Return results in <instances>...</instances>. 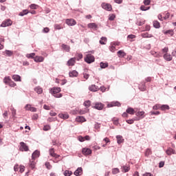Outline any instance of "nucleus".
<instances>
[{
  "label": "nucleus",
  "instance_id": "41",
  "mask_svg": "<svg viewBox=\"0 0 176 176\" xmlns=\"http://www.w3.org/2000/svg\"><path fill=\"white\" fill-rule=\"evenodd\" d=\"M112 122H113V124H116V126H118V124H119V119L116 118H113Z\"/></svg>",
  "mask_w": 176,
  "mask_h": 176
},
{
  "label": "nucleus",
  "instance_id": "30",
  "mask_svg": "<svg viewBox=\"0 0 176 176\" xmlns=\"http://www.w3.org/2000/svg\"><path fill=\"white\" fill-rule=\"evenodd\" d=\"M107 37L102 36V37H101L99 43H100V45H106L105 42H107Z\"/></svg>",
  "mask_w": 176,
  "mask_h": 176
},
{
  "label": "nucleus",
  "instance_id": "48",
  "mask_svg": "<svg viewBox=\"0 0 176 176\" xmlns=\"http://www.w3.org/2000/svg\"><path fill=\"white\" fill-rule=\"evenodd\" d=\"M119 173V168H114L112 169V174H118Z\"/></svg>",
  "mask_w": 176,
  "mask_h": 176
},
{
  "label": "nucleus",
  "instance_id": "57",
  "mask_svg": "<svg viewBox=\"0 0 176 176\" xmlns=\"http://www.w3.org/2000/svg\"><path fill=\"white\" fill-rule=\"evenodd\" d=\"M151 115H155V116H157V115H160V111H151Z\"/></svg>",
  "mask_w": 176,
  "mask_h": 176
},
{
  "label": "nucleus",
  "instance_id": "44",
  "mask_svg": "<svg viewBox=\"0 0 176 176\" xmlns=\"http://www.w3.org/2000/svg\"><path fill=\"white\" fill-rule=\"evenodd\" d=\"M63 174L65 176H71V175L72 174V171L65 170Z\"/></svg>",
  "mask_w": 176,
  "mask_h": 176
},
{
  "label": "nucleus",
  "instance_id": "12",
  "mask_svg": "<svg viewBox=\"0 0 176 176\" xmlns=\"http://www.w3.org/2000/svg\"><path fill=\"white\" fill-rule=\"evenodd\" d=\"M116 138L117 140V143L119 144H122V142H124V139H123V136L120 135H116Z\"/></svg>",
  "mask_w": 176,
  "mask_h": 176
},
{
  "label": "nucleus",
  "instance_id": "16",
  "mask_svg": "<svg viewBox=\"0 0 176 176\" xmlns=\"http://www.w3.org/2000/svg\"><path fill=\"white\" fill-rule=\"evenodd\" d=\"M75 60H76V58H70V59L67 61V65H69V67H72V66L75 65Z\"/></svg>",
  "mask_w": 176,
  "mask_h": 176
},
{
  "label": "nucleus",
  "instance_id": "49",
  "mask_svg": "<svg viewBox=\"0 0 176 176\" xmlns=\"http://www.w3.org/2000/svg\"><path fill=\"white\" fill-rule=\"evenodd\" d=\"M45 166L47 170H51L52 165L50 164V162H45Z\"/></svg>",
  "mask_w": 176,
  "mask_h": 176
},
{
  "label": "nucleus",
  "instance_id": "19",
  "mask_svg": "<svg viewBox=\"0 0 176 176\" xmlns=\"http://www.w3.org/2000/svg\"><path fill=\"white\" fill-rule=\"evenodd\" d=\"M61 47L65 50V52H69V50H71V47L66 44H62Z\"/></svg>",
  "mask_w": 176,
  "mask_h": 176
},
{
  "label": "nucleus",
  "instance_id": "64",
  "mask_svg": "<svg viewBox=\"0 0 176 176\" xmlns=\"http://www.w3.org/2000/svg\"><path fill=\"white\" fill-rule=\"evenodd\" d=\"M142 176H153L151 173H146Z\"/></svg>",
  "mask_w": 176,
  "mask_h": 176
},
{
  "label": "nucleus",
  "instance_id": "10",
  "mask_svg": "<svg viewBox=\"0 0 176 176\" xmlns=\"http://www.w3.org/2000/svg\"><path fill=\"white\" fill-rule=\"evenodd\" d=\"M82 155H91V149L89 148H84L82 150Z\"/></svg>",
  "mask_w": 176,
  "mask_h": 176
},
{
  "label": "nucleus",
  "instance_id": "4",
  "mask_svg": "<svg viewBox=\"0 0 176 176\" xmlns=\"http://www.w3.org/2000/svg\"><path fill=\"white\" fill-rule=\"evenodd\" d=\"M65 23L66 24H67V25H69L70 27H74V25H76V21H75V19H67L65 20Z\"/></svg>",
  "mask_w": 176,
  "mask_h": 176
},
{
  "label": "nucleus",
  "instance_id": "56",
  "mask_svg": "<svg viewBox=\"0 0 176 176\" xmlns=\"http://www.w3.org/2000/svg\"><path fill=\"white\" fill-rule=\"evenodd\" d=\"M142 86V87H140L139 89L142 91H144L145 89H146V87L145 86V83H144Z\"/></svg>",
  "mask_w": 176,
  "mask_h": 176
},
{
  "label": "nucleus",
  "instance_id": "29",
  "mask_svg": "<svg viewBox=\"0 0 176 176\" xmlns=\"http://www.w3.org/2000/svg\"><path fill=\"white\" fill-rule=\"evenodd\" d=\"M141 36H142V38H153V35L149 34V33H148V32L142 33L141 34Z\"/></svg>",
  "mask_w": 176,
  "mask_h": 176
},
{
  "label": "nucleus",
  "instance_id": "25",
  "mask_svg": "<svg viewBox=\"0 0 176 176\" xmlns=\"http://www.w3.org/2000/svg\"><path fill=\"white\" fill-rule=\"evenodd\" d=\"M126 113H129V115H134L135 111L134 109L131 107H128L127 109L126 110Z\"/></svg>",
  "mask_w": 176,
  "mask_h": 176
},
{
  "label": "nucleus",
  "instance_id": "38",
  "mask_svg": "<svg viewBox=\"0 0 176 176\" xmlns=\"http://www.w3.org/2000/svg\"><path fill=\"white\" fill-rule=\"evenodd\" d=\"M160 27V23L157 21H153V28H159Z\"/></svg>",
  "mask_w": 176,
  "mask_h": 176
},
{
  "label": "nucleus",
  "instance_id": "55",
  "mask_svg": "<svg viewBox=\"0 0 176 176\" xmlns=\"http://www.w3.org/2000/svg\"><path fill=\"white\" fill-rule=\"evenodd\" d=\"M135 38V35L134 34H129L127 36L128 39H134Z\"/></svg>",
  "mask_w": 176,
  "mask_h": 176
},
{
  "label": "nucleus",
  "instance_id": "51",
  "mask_svg": "<svg viewBox=\"0 0 176 176\" xmlns=\"http://www.w3.org/2000/svg\"><path fill=\"white\" fill-rule=\"evenodd\" d=\"M44 131H49L50 130V125H45L43 126Z\"/></svg>",
  "mask_w": 176,
  "mask_h": 176
},
{
  "label": "nucleus",
  "instance_id": "63",
  "mask_svg": "<svg viewBox=\"0 0 176 176\" xmlns=\"http://www.w3.org/2000/svg\"><path fill=\"white\" fill-rule=\"evenodd\" d=\"M30 112H36V108L32 107L30 109Z\"/></svg>",
  "mask_w": 176,
  "mask_h": 176
},
{
  "label": "nucleus",
  "instance_id": "20",
  "mask_svg": "<svg viewBox=\"0 0 176 176\" xmlns=\"http://www.w3.org/2000/svg\"><path fill=\"white\" fill-rule=\"evenodd\" d=\"M164 58L166 61H171V60H173V56H171L170 54H168V53H166L164 55Z\"/></svg>",
  "mask_w": 176,
  "mask_h": 176
},
{
  "label": "nucleus",
  "instance_id": "52",
  "mask_svg": "<svg viewBox=\"0 0 176 176\" xmlns=\"http://www.w3.org/2000/svg\"><path fill=\"white\" fill-rule=\"evenodd\" d=\"M135 120H134V119L126 120V123H128V124H133L134 123Z\"/></svg>",
  "mask_w": 176,
  "mask_h": 176
},
{
  "label": "nucleus",
  "instance_id": "1",
  "mask_svg": "<svg viewBox=\"0 0 176 176\" xmlns=\"http://www.w3.org/2000/svg\"><path fill=\"white\" fill-rule=\"evenodd\" d=\"M60 91H61V88L58 87H54L52 89H50V93L54 96V97H55V98H61V97H63V94H58L60 93Z\"/></svg>",
  "mask_w": 176,
  "mask_h": 176
},
{
  "label": "nucleus",
  "instance_id": "61",
  "mask_svg": "<svg viewBox=\"0 0 176 176\" xmlns=\"http://www.w3.org/2000/svg\"><path fill=\"white\" fill-rule=\"evenodd\" d=\"M54 28L56 30H61V25H58V24H55L54 25Z\"/></svg>",
  "mask_w": 176,
  "mask_h": 176
},
{
  "label": "nucleus",
  "instance_id": "14",
  "mask_svg": "<svg viewBox=\"0 0 176 176\" xmlns=\"http://www.w3.org/2000/svg\"><path fill=\"white\" fill-rule=\"evenodd\" d=\"M40 153L39 151L36 150L32 155V160H35L36 158L39 157Z\"/></svg>",
  "mask_w": 176,
  "mask_h": 176
},
{
  "label": "nucleus",
  "instance_id": "32",
  "mask_svg": "<svg viewBox=\"0 0 176 176\" xmlns=\"http://www.w3.org/2000/svg\"><path fill=\"white\" fill-rule=\"evenodd\" d=\"M90 91H97L98 90V87L96 85H91L89 87Z\"/></svg>",
  "mask_w": 176,
  "mask_h": 176
},
{
  "label": "nucleus",
  "instance_id": "24",
  "mask_svg": "<svg viewBox=\"0 0 176 176\" xmlns=\"http://www.w3.org/2000/svg\"><path fill=\"white\" fill-rule=\"evenodd\" d=\"M122 173H129L130 171V166H123L121 167Z\"/></svg>",
  "mask_w": 176,
  "mask_h": 176
},
{
  "label": "nucleus",
  "instance_id": "18",
  "mask_svg": "<svg viewBox=\"0 0 176 176\" xmlns=\"http://www.w3.org/2000/svg\"><path fill=\"white\" fill-rule=\"evenodd\" d=\"M166 153L168 155V156H171V155H174V153H175V151H174V149L172 148H168L166 150Z\"/></svg>",
  "mask_w": 176,
  "mask_h": 176
},
{
  "label": "nucleus",
  "instance_id": "31",
  "mask_svg": "<svg viewBox=\"0 0 176 176\" xmlns=\"http://www.w3.org/2000/svg\"><path fill=\"white\" fill-rule=\"evenodd\" d=\"M5 54L8 57H12L13 55V51L6 50Z\"/></svg>",
  "mask_w": 176,
  "mask_h": 176
},
{
  "label": "nucleus",
  "instance_id": "62",
  "mask_svg": "<svg viewBox=\"0 0 176 176\" xmlns=\"http://www.w3.org/2000/svg\"><path fill=\"white\" fill-rule=\"evenodd\" d=\"M115 49H116V48L115 46H113V45H111V46L109 47V50H110V52H112V53H113V52H115Z\"/></svg>",
  "mask_w": 176,
  "mask_h": 176
},
{
  "label": "nucleus",
  "instance_id": "13",
  "mask_svg": "<svg viewBox=\"0 0 176 176\" xmlns=\"http://www.w3.org/2000/svg\"><path fill=\"white\" fill-rule=\"evenodd\" d=\"M50 156H52V157H55L56 159H58V157H60V155L54 153V148L50 149Z\"/></svg>",
  "mask_w": 176,
  "mask_h": 176
},
{
  "label": "nucleus",
  "instance_id": "40",
  "mask_svg": "<svg viewBox=\"0 0 176 176\" xmlns=\"http://www.w3.org/2000/svg\"><path fill=\"white\" fill-rule=\"evenodd\" d=\"M116 17V16L114 14H109V21H113V20H115Z\"/></svg>",
  "mask_w": 176,
  "mask_h": 176
},
{
  "label": "nucleus",
  "instance_id": "11",
  "mask_svg": "<svg viewBox=\"0 0 176 176\" xmlns=\"http://www.w3.org/2000/svg\"><path fill=\"white\" fill-rule=\"evenodd\" d=\"M88 28H91V30H97L98 28V25L96 24V23H91L87 25Z\"/></svg>",
  "mask_w": 176,
  "mask_h": 176
},
{
  "label": "nucleus",
  "instance_id": "21",
  "mask_svg": "<svg viewBox=\"0 0 176 176\" xmlns=\"http://www.w3.org/2000/svg\"><path fill=\"white\" fill-rule=\"evenodd\" d=\"M58 117L60 118V119H68L69 118V115H68L67 113H60L58 114Z\"/></svg>",
  "mask_w": 176,
  "mask_h": 176
},
{
  "label": "nucleus",
  "instance_id": "54",
  "mask_svg": "<svg viewBox=\"0 0 176 176\" xmlns=\"http://www.w3.org/2000/svg\"><path fill=\"white\" fill-rule=\"evenodd\" d=\"M144 4L146 6H148V5L151 4V0H144Z\"/></svg>",
  "mask_w": 176,
  "mask_h": 176
},
{
  "label": "nucleus",
  "instance_id": "22",
  "mask_svg": "<svg viewBox=\"0 0 176 176\" xmlns=\"http://www.w3.org/2000/svg\"><path fill=\"white\" fill-rule=\"evenodd\" d=\"M34 91H36L37 94H42V93H43V89L41 87H36L34 88Z\"/></svg>",
  "mask_w": 176,
  "mask_h": 176
},
{
  "label": "nucleus",
  "instance_id": "50",
  "mask_svg": "<svg viewBox=\"0 0 176 176\" xmlns=\"http://www.w3.org/2000/svg\"><path fill=\"white\" fill-rule=\"evenodd\" d=\"M144 111H138L136 113V116H144Z\"/></svg>",
  "mask_w": 176,
  "mask_h": 176
},
{
  "label": "nucleus",
  "instance_id": "47",
  "mask_svg": "<svg viewBox=\"0 0 176 176\" xmlns=\"http://www.w3.org/2000/svg\"><path fill=\"white\" fill-rule=\"evenodd\" d=\"M35 56V53H31V54H27L26 57L28 58H34V57Z\"/></svg>",
  "mask_w": 176,
  "mask_h": 176
},
{
  "label": "nucleus",
  "instance_id": "43",
  "mask_svg": "<svg viewBox=\"0 0 176 176\" xmlns=\"http://www.w3.org/2000/svg\"><path fill=\"white\" fill-rule=\"evenodd\" d=\"M149 155H152V151H151V148H147L145 152V156H149Z\"/></svg>",
  "mask_w": 176,
  "mask_h": 176
},
{
  "label": "nucleus",
  "instance_id": "59",
  "mask_svg": "<svg viewBox=\"0 0 176 176\" xmlns=\"http://www.w3.org/2000/svg\"><path fill=\"white\" fill-rule=\"evenodd\" d=\"M30 9H36L38 8V6L36 4H31L30 6Z\"/></svg>",
  "mask_w": 176,
  "mask_h": 176
},
{
  "label": "nucleus",
  "instance_id": "34",
  "mask_svg": "<svg viewBox=\"0 0 176 176\" xmlns=\"http://www.w3.org/2000/svg\"><path fill=\"white\" fill-rule=\"evenodd\" d=\"M10 80H11V79H10V77H9V76L5 77L3 78V82L6 85H9V82H10Z\"/></svg>",
  "mask_w": 176,
  "mask_h": 176
},
{
  "label": "nucleus",
  "instance_id": "26",
  "mask_svg": "<svg viewBox=\"0 0 176 176\" xmlns=\"http://www.w3.org/2000/svg\"><path fill=\"white\" fill-rule=\"evenodd\" d=\"M76 120L78 122H86V118H85L83 116H78L76 118Z\"/></svg>",
  "mask_w": 176,
  "mask_h": 176
},
{
  "label": "nucleus",
  "instance_id": "36",
  "mask_svg": "<svg viewBox=\"0 0 176 176\" xmlns=\"http://www.w3.org/2000/svg\"><path fill=\"white\" fill-rule=\"evenodd\" d=\"M164 35H167V34H169V35H170V36H173L174 35V32L173 31V30H169L167 31L164 32Z\"/></svg>",
  "mask_w": 176,
  "mask_h": 176
},
{
  "label": "nucleus",
  "instance_id": "58",
  "mask_svg": "<svg viewBox=\"0 0 176 176\" xmlns=\"http://www.w3.org/2000/svg\"><path fill=\"white\" fill-rule=\"evenodd\" d=\"M31 104H26L25 107V111H30V109H31Z\"/></svg>",
  "mask_w": 176,
  "mask_h": 176
},
{
  "label": "nucleus",
  "instance_id": "2",
  "mask_svg": "<svg viewBox=\"0 0 176 176\" xmlns=\"http://www.w3.org/2000/svg\"><path fill=\"white\" fill-rule=\"evenodd\" d=\"M93 108H94V109H97L98 111H102V109H104V104L100 102H96L93 103Z\"/></svg>",
  "mask_w": 176,
  "mask_h": 176
},
{
  "label": "nucleus",
  "instance_id": "42",
  "mask_svg": "<svg viewBox=\"0 0 176 176\" xmlns=\"http://www.w3.org/2000/svg\"><path fill=\"white\" fill-rule=\"evenodd\" d=\"M8 85H9V86H10V87H16V82L12 81V80H10V81L9 83H8Z\"/></svg>",
  "mask_w": 176,
  "mask_h": 176
},
{
  "label": "nucleus",
  "instance_id": "5",
  "mask_svg": "<svg viewBox=\"0 0 176 176\" xmlns=\"http://www.w3.org/2000/svg\"><path fill=\"white\" fill-rule=\"evenodd\" d=\"M20 151H21L22 152H28L29 148H28V146H27V144L25 143H24V142H20Z\"/></svg>",
  "mask_w": 176,
  "mask_h": 176
},
{
  "label": "nucleus",
  "instance_id": "45",
  "mask_svg": "<svg viewBox=\"0 0 176 176\" xmlns=\"http://www.w3.org/2000/svg\"><path fill=\"white\" fill-rule=\"evenodd\" d=\"M90 104H91V102H90V100H87L84 102V105L85 107H86L87 108H89V107H90Z\"/></svg>",
  "mask_w": 176,
  "mask_h": 176
},
{
  "label": "nucleus",
  "instance_id": "23",
  "mask_svg": "<svg viewBox=\"0 0 176 176\" xmlns=\"http://www.w3.org/2000/svg\"><path fill=\"white\" fill-rule=\"evenodd\" d=\"M69 76H70V78H75L78 76V72H76V70H73L72 72H70L69 73Z\"/></svg>",
  "mask_w": 176,
  "mask_h": 176
},
{
  "label": "nucleus",
  "instance_id": "60",
  "mask_svg": "<svg viewBox=\"0 0 176 176\" xmlns=\"http://www.w3.org/2000/svg\"><path fill=\"white\" fill-rule=\"evenodd\" d=\"M90 76V75L86 74V73H83V78L85 79H86V80H87V79H89V77Z\"/></svg>",
  "mask_w": 176,
  "mask_h": 176
},
{
  "label": "nucleus",
  "instance_id": "28",
  "mask_svg": "<svg viewBox=\"0 0 176 176\" xmlns=\"http://www.w3.org/2000/svg\"><path fill=\"white\" fill-rule=\"evenodd\" d=\"M28 13H30L28 10H23L22 12H19V16H21V17H23V16L28 14Z\"/></svg>",
  "mask_w": 176,
  "mask_h": 176
},
{
  "label": "nucleus",
  "instance_id": "37",
  "mask_svg": "<svg viewBox=\"0 0 176 176\" xmlns=\"http://www.w3.org/2000/svg\"><path fill=\"white\" fill-rule=\"evenodd\" d=\"M149 9H151V7H146L145 6H140V10H142V12H146V10H149Z\"/></svg>",
  "mask_w": 176,
  "mask_h": 176
},
{
  "label": "nucleus",
  "instance_id": "46",
  "mask_svg": "<svg viewBox=\"0 0 176 176\" xmlns=\"http://www.w3.org/2000/svg\"><path fill=\"white\" fill-rule=\"evenodd\" d=\"M153 109H154V111H157V109H161V105L155 104L153 107Z\"/></svg>",
  "mask_w": 176,
  "mask_h": 176
},
{
  "label": "nucleus",
  "instance_id": "27",
  "mask_svg": "<svg viewBox=\"0 0 176 176\" xmlns=\"http://www.w3.org/2000/svg\"><path fill=\"white\" fill-rule=\"evenodd\" d=\"M34 160H32H32H30V163H29V166L30 167V168H32V169L35 168V161Z\"/></svg>",
  "mask_w": 176,
  "mask_h": 176
},
{
  "label": "nucleus",
  "instance_id": "7",
  "mask_svg": "<svg viewBox=\"0 0 176 176\" xmlns=\"http://www.w3.org/2000/svg\"><path fill=\"white\" fill-rule=\"evenodd\" d=\"M10 25H12V20H10V19H8L6 21H4L1 24V27H3V28L10 27Z\"/></svg>",
  "mask_w": 176,
  "mask_h": 176
},
{
  "label": "nucleus",
  "instance_id": "3",
  "mask_svg": "<svg viewBox=\"0 0 176 176\" xmlns=\"http://www.w3.org/2000/svg\"><path fill=\"white\" fill-rule=\"evenodd\" d=\"M96 58H94V56L91 54H87L86 57L85 58V63H87V64H91V63H94Z\"/></svg>",
  "mask_w": 176,
  "mask_h": 176
},
{
  "label": "nucleus",
  "instance_id": "15",
  "mask_svg": "<svg viewBox=\"0 0 176 176\" xmlns=\"http://www.w3.org/2000/svg\"><path fill=\"white\" fill-rule=\"evenodd\" d=\"M34 60L36 63H43V61L45 60V58L43 56H36L34 58Z\"/></svg>",
  "mask_w": 176,
  "mask_h": 176
},
{
  "label": "nucleus",
  "instance_id": "6",
  "mask_svg": "<svg viewBox=\"0 0 176 176\" xmlns=\"http://www.w3.org/2000/svg\"><path fill=\"white\" fill-rule=\"evenodd\" d=\"M102 9H104L105 10H107L108 12H111V10H112V6H111V4H109V3H102Z\"/></svg>",
  "mask_w": 176,
  "mask_h": 176
},
{
  "label": "nucleus",
  "instance_id": "9",
  "mask_svg": "<svg viewBox=\"0 0 176 176\" xmlns=\"http://www.w3.org/2000/svg\"><path fill=\"white\" fill-rule=\"evenodd\" d=\"M108 108H112V107H120V102L118 101L111 102V103L108 104Z\"/></svg>",
  "mask_w": 176,
  "mask_h": 176
},
{
  "label": "nucleus",
  "instance_id": "33",
  "mask_svg": "<svg viewBox=\"0 0 176 176\" xmlns=\"http://www.w3.org/2000/svg\"><path fill=\"white\" fill-rule=\"evenodd\" d=\"M117 53L118 57H124L126 56V53L123 50H120Z\"/></svg>",
  "mask_w": 176,
  "mask_h": 176
},
{
  "label": "nucleus",
  "instance_id": "53",
  "mask_svg": "<svg viewBox=\"0 0 176 176\" xmlns=\"http://www.w3.org/2000/svg\"><path fill=\"white\" fill-rule=\"evenodd\" d=\"M50 31V29L49 28H44L43 30V32L44 34H47Z\"/></svg>",
  "mask_w": 176,
  "mask_h": 176
},
{
  "label": "nucleus",
  "instance_id": "35",
  "mask_svg": "<svg viewBox=\"0 0 176 176\" xmlns=\"http://www.w3.org/2000/svg\"><path fill=\"white\" fill-rule=\"evenodd\" d=\"M166 109L168 110L170 109V107L168 104H162L161 105V110L162 111H166Z\"/></svg>",
  "mask_w": 176,
  "mask_h": 176
},
{
  "label": "nucleus",
  "instance_id": "39",
  "mask_svg": "<svg viewBox=\"0 0 176 176\" xmlns=\"http://www.w3.org/2000/svg\"><path fill=\"white\" fill-rule=\"evenodd\" d=\"M100 68H102V69L107 68V67H108V63H103V62H101V63H100Z\"/></svg>",
  "mask_w": 176,
  "mask_h": 176
},
{
  "label": "nucleus",
  "instance_id": "8",
  "mask_svg": "<svg viewBox=\"0 0 176 176\" xmlns=\"http://www.w3.org/2000/svg\"><path fill=\"white\" fill-rule=\"evenodd\" d=\"M74 174L76 176H80L83 174V169L82 167H79L76 170V171H74Z\"/></svg>",
  "mask_w": 176,
  "mask_h": 176
},
{
  "label": "nucleus",
  "instance_id": "17",
  "mask_svg": "<svg viewBox=\"0 0 176 176\" xmlns=\"http://www.w3.org/2000/svg\"><path fill=\"white\" fill-rule=\"evenodd\" d=\"M12 78L15 82H21V77L19 75L14 74Z\"/></svg>",
  "mask_w": 176,
  "mask_h": 176
}]
</instances>
